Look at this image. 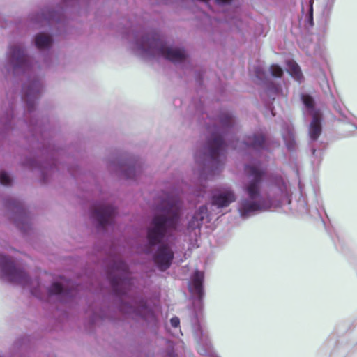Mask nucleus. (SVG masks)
<instances>
[{
  "instance_id": "3",
  "label": "nucleus",
  "mask_w": 357,
  "mask_h": 357,
  "mask_svg": "<svg viewBox=\"0 0 357 357\" xmlns=\"http://www.w3.org/2000/svg\"><path fill=\"white\" fill-rule=\"evenodd\" d=\"M137 36L132 46L134 52L144 59L162 57L174 63H185L187 61L185 51L180 47H172L158 38L155 34L145 36Z\"/></svg>"
},
{
  "instance_id": "24",
  "label": "nucleus",
  "mask_w": 357,
  "mask_h": 357,
  "mask_svg": "<svg viewBox=\"0 0 357 357\" xmlns=\"http://www.w3.org/2000/svg\"><path fill=\"white\" fill-rule=\"evenodd\" d=\"M12 179L9 174L5 172H0V183L3 185H9L11 183Z\"/></svg>"
},
{
  "instance_id": "25",
  "label": "nucleus",
  "mask_w": 357,
  "mask_h": 357,
  "mask_svg": "<svg viewBox=\"0 0 357 357\" xmlns=\"http://www.w3.org/2000/svg\"><path fill=\"white\" fill-rule=\"evenodd\" d=\"M55 20V13L54 12H49L48 14L43 13V20L47 23L51 24Z\"/></svg>"
},
{
  "instance_id": "23",
  "label": "nucleus",
  "mask_w": 357,
  "mask_h": 357,
  "mask_svg": "<svg viewBox=\"0 0 357 357\" xmlns=\"http://www.w3.org/2000/svg\"><path fill=\"white\" fill-rule=\"evenodd\" d=\"M271 75L275 77H280L283 74V70L280 66L276 64H273L269 68Z\"/></svg>"
},
{
  "instance_id": "6",
  "label": "nucleus",
  "mask_w": 357,
  "mask_h": 357,
  "mask_svg": "<svg viewBox=\"0 0 357 357\" xmlns=\"http://www.w3.org/2000/svg\"><path fill=\"white\" fill-rule=\"evenodd\" d=\"M8 71L18 75L29 74L32 71L31 60L21 44L11 45L7 52Z\"/></svg>"
},
{
  "instance_id": "29",
  "label": "nucleus",
  "mask_w": 357,
  "mask_h": 357,
  "mask_svg": "<svg viewBox=\"0 0 357 357\" xmlns=\"http://www.w3.org/2000/svg\"><path fill=\"white\" fill-rule=\"evenodd\" d=\"M219 4H227L231 2V0H215Z\"/></svg>"
},
{
  "instance_id": "16",
  "label": "nucleus",
  "mask_w": 357,
  "mask_h": 357,
  "mask_svg": "<svg viewBox=\"0 0 357 357\" xmlns=\"http://www.w3.org/2000/svg\"><path fill=\"white\" fill-rule=\"evenodd\" d=\"M139 165L137 162L128 160L126 164L121 165L120 172L125 178H134L139 172Z\"/></svg>"
},
{
  "instance_id": "9",
  "label": "nucleus",
  "mask_w": 357,
  "mask_h": 357,
  "mask_svg": "<svg viewBox=\"0 0 357 357\" xmlns=\"http://www.w3.org/2000/svg\"><path fill=\"white\" fill-rule=\"evenodd\" d=\"M43 90V83L40 78L33 77L29 79L22 86V100L26 103L27 109L31 111Z\"/></svg>"
},
{
  "instance_id": "17",
  "label": "nucleus",
  "mask_w": 357,
  "mask_h": 357,
  "mask_svg": "<svg viewBox=\"0 0 357 357\" xmlns=\"http://www.w3.org/2000/svg\"><path fill=\"white\" fill-rule=\"evenodd\" d=\"M50 295H58L63 301H66L67 298L72 297L75 295L74 290H70L64 288L63 284L54 282L48 289Z\"/></svg>"
},
{
  "instance_id": "14",
  "label": "nucleus",
  "mask_w": 357,
  "mask_h": 357,
  "mask_svg": "<svg viewBox=\"0 0 357 357\" xmlns=\"http://www.w3.org/2000/svg\"><path fill=\"white\" fill-rule=\"evenodd\" d=\"M208 216V208L205 205L200 206L195 213L187 216L186 229L190 236H197L199 234L203 221Z\"/></svg>"
},
{
  "instance_id": "30",
  "label": "nucleus",
  "mask_w": 357,
  "mask_h": 357,
  "mask_svg": "<svg viewBox=\"0 0 357 357\" xmlns=\"http://www.w3.org/2000/svg\"><path fill=\"white\" fill-rule=\"evenodd\" d=\"M199 153H197L195 155V160L197 162H199L200 160H201V157L199 156Z\"/></svg>"
},
{
  "instance_id": "27",
  "label": "nucleus",
  "mask_w": 357,
  "mask_h": 357,
  "mask_svg": "<svg viewBox=\"0 0 357 357\" xmlns=\"http://www.w3.org/2000/svg\"><path fill=\"white\" fill-rule=\"evenodd\" d=\"M279 91H280V89L278 86L271 85L268 88L267 93L270 98H272L273 99H274L275 97L273 96V94L278 93Z\"/></svg>"
},
{
  "instance_id": "8",
  "label": "nucleus",
  "mask_w": 357,
  "mask_h": 357,
  "mask_svg": "<svg viewBox=\"0 0 357 357\" xmlns=\"http://www.w3.org/2000/svg\"><path fill=\"white\" fill-rule=\"evenodd\" d=\"M302 102L305 107L304 113L312 116V121L309 126V136L312 140H317L321 132V114L319 109L314 107L313 98L307 95L301 96Z\"/></svg>"
},
{
  "instance_id": "7",
  "label": "nucleus",
  "mask_w": 357,
  "mask_h": 357,
  "mask_svg": "<svg viewBox=\"0 0 357 357\" xmlns=\"http://www.w3.org/2000/svg\"><path fill=\"white\" fill-rule=\"evenodd\" d=\"M108 278L114 291L119 295H126L133 284L128 266L121 260L114 261Z\"/></svg>"
},
{
  "instance_id": "13",
  "label": "nucleus",
  "mask_w": 357,
  "mask_h": 357,
  "mask_svg": "<svg viewBox=\"0 0 357 357\" xmlns=\"http://www.w3.org/2000/svg\"><path fill=\"white\" fill-rule=\"evenodd\" d=\"M115 214L113 206L98 204L91 212V218L100 227L105 228L113 222Z\"/></svg>"
},
{
  "instance_id": "18",
  "label": "nucleus",
  "mask_w": 357,
  "mask_h": 357,
  "mask_svg": "<svg viewBox=\"0 0 357 357\" xmlns=\"http://www.w3.org/2000/svg\"><path fill=\"white\" fill-rule=\"evenodd\" d=\"M282 136L287 148L289 151H293L296 147L294 130L290 125H287L282 131Z\"/></svg>"
},
{
  "instance_id": "19",
  "label": "nucleus",
  "mask_w": 357,
  "mask_h": 357,
  "mask_svg": "<svg viewBox=\"0 0 357 357\" xmlns=\"http://www.w3.org/2000/svg\"><path fill=\"white\" fill-rule=\"evenodd\" d=\"M52 43V37L47 33H40L35 36V45L38 49H47Z\"/></svg>"
},
{
  "instance_id": "28",
  "label": "nucleus",
  "mask_w": 357,
  "mask_h": 357,
  "mask_svg": "<svg viewBox=\"0 0 357 357\" xmlns=\"http://www.w3.org/2000/svg\"><path fill=\"white\" fill-rule=\"evenodd\" d=\"M170 323L172 327L177 328L179 326L180 320L177 317H174L171 319Z\"/></svg>"
},
{
  "instance_id": "11",
  "label": "nucleus",
  "mask_w": 357,
  "mask_h": 357,
  "mask_svg": "<svg viewBox=\"0 0 357 357\" xmlns=\"http://www.w3.org/2000/svg\"><path fill=\"white\" fill-rule=\"evenodd\" d=\"M236 199L234 190L230 186H223L213 190L211 203L218 209L226 208Z\"/></svg>"
},
{
  "instance_id": "1",
  "label": "nucleus",
  "mask_w": 357,
  "mask_h": 357,
  "mask_svg": "<svg viewBox=\"0 0 357 357\" xmlns=\"http://www.w3.org/2000/svg\"><path fill=\"white\" fill-rule=\"evenodd\" d=\"M245 181L242 196L236 204L241 218L245 219L259 212L290 204V192L282 177H276L271 183L267 199L261 193V183L265 169L257 161H252L245 167Z\"/></svg>"
},
{
  "instance_id": "10",
  "label": "nucleus",
  "mask_w": 357,
  "mask_h": 357,
  "mask_svg": "<svg viewBox=\"0 0 357 357\" xmlns=\"http://www.w3.org/2000/svg\"><path fill=\"white\" fill-rule=\"evenodd\" d=\"M121 310L126 314L139 316L147 321L155 319V314L144 301L132 299L130 303H122Z\"/></svg>"
},
{
  "instance_id": "12",
  "label": "nucleus",
  "mask_w": 357,
  "mask_h": 357,
  "mask_svg": "<svg viewBox=\"0 0 357 357\" xmlns=\"http://www.w3.org/2000/svg\"><path fill=\"white\" fill-rule=\"evenodd\" d=\"M204 278V272L195 271L191 275L188 282V289L191 296L194 299L193 304L197 310H200L202 307V299L204 295L202 284Z\"/></svg>"
},
{
  "instance_id": "26",
  "label": "nucleus",
  "mask_w": 357,
  "mask_h": 357,
  "mask_svg": "<svg viewBox=\"0 0 357 357\" xmlns=\"http://www.w3.org/2000/svg\"><path fill=\"white\" fill-rule=\"evenodd\" d=\"M255 75L257 78L260 80H262L265 77V73L263 70V68L259 65L257 66V67L255 68Z\"/></svg>"
},
{
  "instance_id": "31",
  "label": "nucleus",
  "mask_w": 357,
  "mask_h": 357,
  "mask_svg": "<svg viewBox=\"0 0 357 357\" xmlns=\"http://www.w3.org/2000/svg\"><path fill=\"white\" fill-rule=\"evenodd\" d=\"M302 12L303 14H305V6L303 3L302 4Z\"/></svg>"
},
{
  "instance_id": "2",
  "label": "nucleus",
  "mask_w": 357,
  "mask_h": 357,
  "mask_svg": "<svg viewBox=\"0 0 357 357\" xmlns=\"http://www.w3.org/2000/svg\"><path fill=\"white\" fill-rule=\"evenodd\" d=\"M181 205L177 199L167 195L157 206V212L147 229V241L150 246L159 244L153 260L161 271L167 270L174 258L169 243L163 241L177 228L181 218Z\"/></svg>"
},
{
  "instance_id": "33",
  "label": "nucleus",
  "mask_w": 357,
  "mask_h": 357,
  "mask_svg": "<svg viewBox=\"0 0 357 357\" xmlns=\"http://www.w3.org/2000/svg\"><path fill=\"white\" fill-rule=\"evenodd\" d=\"M199 341V344H201V343H202V341H204V340H202V338H200Z\"/></svg>"
},
{
  "instance_id": "4",
  "label": "nucleus",
  "mask_w": 357,
  "mask_h": 357,
  "mask_svg": "<svg viewBox=\"0 0 357 357\" xmlns=\"http://www.w3.org/2000/svg\"><path fill=\"white\" fill-rule=\"evenodd\" d=\"M222 129L216 130L208 140L203 154V160H210L217 168L220 166L225 159L226 145L222 140V134L232 128L235 123L234 116L229 113H224L220 116Z\"/></svg>"
},
{
  "instance_id": "5",
  "label": "nucleus",
  "mask_w": 357,
  "mask_h": 357,
  "mask_svg": "<svg viewBox=\"0 0 357 357\" xmlns=\"http://www.w3.org/2000/svg\"><path fill=\"white\" fill-rule=\"evenodd\" d=\"M0 277L6 282L19 284L24 288H30L31 293L39 297L37 290L31 287L33 282L30 281L24 271L15 267L11 259L3 255H0Z\"/></svg>"
},
{
  "instance_id": "22",
  "label": "nucleus",
  "mask_w": 357,
  "mask_h": 357,
  "mask_svg": "<svg viewBox=\"0 0 357 357\" xmlns=\"http://www.w3.org/2000/svg\"><path fill=\"white\" fill-rule=\"evenodd\" d=\"M206 349H204L202 347V346L199 345L197 348V351L198 352L202 354V355H206V354H208L211 356V357H219L216 354L213 353L211 348V345L209 344H208V342H206Z\"/></svg>"
},
{
  "instance_id": "20",
  "label": "nucleus",
  "mask_w": 357,
  "mask_h": 357,
  "mask_svg": "<svg viewBox=\"0 0 357 357\" xmlns=\"http://www.w3.org/2000/svg\"><path fill=\"white\" fill-rule=\"evenodd\" d=\"M287 71L290 75L296 81L301 82L303 78V75L298 65L293 60L287 61Z\"/></svg>"
},
{
  "instance_id": "21",
  "label": "nucleus",
  "mask_w": 357,
  "mask_h": 357,
  "mask_svg": "<svg viewBox=\"0 0 357 357\" xmlns=\"http://www.w3.org/2000/svg\"><path fill=\"white\" fill-rule=\"evenodd\" d=\"M313 0H306V17L310 24L313 20V8H312Z\"/></svg>"
},
{
  "instance_id": "32",
  "label": "nucleus",
  "mask_w": 357,
  "mask_h": 357,
  "mask_svg": "<svg viewBox=\"0 0 357 357\" xmlns=\"http://www.w3.org/2000/svg\"><path fill=\"white\" fill-rule=\"evenodd\" d=\"M200 331V333L202 334V336L204 337H205V339H206V336H204L203 334H202V331L201 329H199ZM206 341V340H205Z\"/></svg>"
},
{
  "instance_id": "35",
  "label": "nucleus",
  "mask_w": 357,
  "mask_h": 357,
  "mask_svg": "<svg viewBox=\"0 0 357 357\" xmlns=\"http://www.w3.org/2000/svg\"><path fill=\"white\" fill-rule=\"evenodd\" d=\"M169 357H174V356H172V355H169Z\"/></svg>"
},
{
  "instance_id": "15",
  "label": "nucleus",
  "mask_w": 357,
  "mask_h": 357,
  "mask_svg": "<svg viewBox=\"0 0 357 357\" xmlns=\"http://www.w3.org/2000/svg\"><path fill=\"white\" fill-rule=\"evenodd\" d=\"M231 146L233 147L234 149H241L248 146H251L252 149L258 150L264 149L265 147V139L264 137L261 135H254L252 136L248 137L245 142L241 144L240 145L231 144Z\"/></svg>"
},
{
  "instance_id": "34",
  "label": "nucleus",
  "mask_w": 357,
  "mask_h": 357,
  "mask_svg": "<svg viewBox=\"0 0 357 357\" xmlns=\"http://www.w3.org/2000/svg\"><path fill=\"white\" fill-rule=\"evenodd\" d=\"M312 153H313V155L315 154V150L314 149H313Z\"/></svg>"
}]
</instances>
